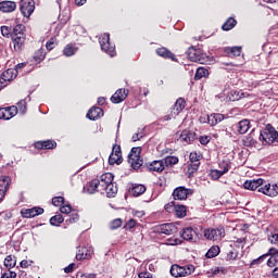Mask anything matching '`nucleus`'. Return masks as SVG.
<instances>
[{"mask_svg":"<svg viewBox=\"0 0 278 278\" xmlns=\"http://www.w3.org/2000/svg\"><path fill=\"white\" fill-rule=\"evenodd\" d=\"M220 253V247L218 245H213L205 254V257H207V260H212V257H216L218 256Z\"/></svg>","mask_w":278,"mask_h":278,"instance_id":"obj_41","label":"nucleus"},{"mask_svg":"<svg viewBox=\"0 0 278 278\" xmlns=\"http://www.w3.org/2000/svg\"><path fill=\"white\" fill-rule=\"evenodd\" d=\"M266 257H268V254H263V255L258 256L257 258L253 260L250 263V268H253V266H260V264H263V262L266 260Z\"/></svg>","mask_w":278,"mask_h":278,"instance_id":"obj_46","label":"nucleus"},{"mask_svg":"<svg viewBox=\"0 0 278 278\" xmlns=\"http://www.w3.org/2000/svg\"><path fill=\"white\" fill-rule=\"evenodd\" d=\"M186 109V99L178 98L170 110V113L163 116V121H173V118H177L181 112Z\"/></svg>","mask_w":278,"mask_h":278,"instance_id":"obj_6","label":"nucleus"},{"mask_svg":"<svg viewBox=\"0 0 278 278\" xmlns=\"http://www.w3.org/2000/svg\"><path fill=\"white\" fill-rule=\"evenodd\" d=\"M226 173H229V165L225 166V169L218 170V169H212L210 172L211 179L218 180L222 178L223 175H226Z\"/></svg>","mask_w":278,"mask_h":278,"instance_id":"obj_32","label":"nucleus"},{"mask_svg":"<svg viewBox=\"0 0 278 278\" xmlns=\"http://www.w3.org/2000/svg\"><path fill=\"white\" fill-rule=\"evenodd\" d=\"M104 112L103 109L99 106H92L88 112H87V118L89 121H99L103 116Z\"/></svg>","mask_w":278,"mask_h":278,"instance_id":"obj_23","label":"nucleus"},{"mask_svg":"<svg viewBox=\"0 0 278 278\" xmlns=\"http://www.w3.org/2000/svg\"><path fill=\"white\" fill-rule=\"evenodd\" d=\"M117 192H118V187L114 181L110 182L106 187H104V194H106L109 199H114Z\"/></svg>","mask_w":278,"mask_h":278,"instance_id":"obj_28","label":"nucleus"},{"mask_svg":"<svg viewBox=\"0 0 278 278\" xmlns=\"http://www.w3.org/2000/svg\"><path fill=\"white\" fill-rule=\"evenodd\" d=\"M199 166H201V163L190 162V164L188 165V170H187L189 177H192V174L197 173V170H199Z\"/></svg>","mask_w":278,"mask_h":278,"instance_id":"obj_45","label":"nucleus"},{"mask_svg":"<svg viewBox=\"0 0 278 278\" xmlns=\"http://www.w3.org/2000/svg\"><path fill=\"white\" fill-rule=\"evenodd\" d=\"M58 47V38L51 37L50 40L46 42V49L48 51H53Z\"/></svg>","mask_w":278,"mask_h":278,"instance_id":"obj_44","label":"nucleus"},{"mask_svg":"<svg viewBox=\"0 0 278 278\" xmlns=\"http://www.w3.org/2000/svg\"><path fill=\"white\" fill-rule=\"evenodd\" d=\"M75 47H73V45H67L65 46V48L63 49V54L66 55V58H71L73 55H75Z\"/></svg>","mask_w":278,"mask_h":278,"instance_id":"obj_47","label":"nucleus"},{"mask_svg":"<svg viewBox=\"0 0 278 278\" xmlns=\"http://www.w3.org/2000/svg\"><path fill=\"white\" fill-rule=\"evenodd\" d=\"M147 168L150 170V173H162L166 167L164 165V161L159 160L147 164Z\"/></svg>","mask_w":278,"mask_h":278,"instance_id":"obj_24","label":"nucleus"},{"mask_svg":"<svg viewBox=\"0 0 278 278\" xmlns=\"http://www.w3.org/2000/svg\"><path fill=\"white\" fill-rule=\"evenodd\" d=\"M140 153H142V148L137 147L132 148L128 154V164H130L134 170H138L144 164L142 159L140 157Z\"/></svg>","mask_w":278,"mask_h":278,"instance_id":"obj_5","label":"nucleus"},{"mask_svg":"<svg viewBox=\"0 0 278 278\" xmlns=\"http://www.w3.org/2000/svg\"><path fill=\"white\" fill-rule=\"evenodd\" d=\"M236 25H238V21H236L233 17H228L223 24L222 29L223 31H231Z\"/></svg>","mask_w":278,"mask_h":278,"instance_id":"obj_34","label":"nucleus"},{"mask_svg":"<svg viewBox=\"0 0 278 278\" xmlns=\"http://www.w3.org/2000/svg\"><path fill=\"white\" fill-rule=\"evenodd\" d=\"M268 242H270V244H275L276 247H278V233H271L268 236Z\"/></svg>","mask_w":278,"mask_h":278,"instance_id":"obj_59","label":"nucleus"},{"mask_svg":"<svg viewBox=\"0 0 278 278\" xmlns=\"http://www.w3.org/2000/svg\"><path fill=\"white\" fill-rule=\"evenodd\" d=\"M16 266V256L9 254L5 258H4V267L8 270H12V268H14Z\"/></svg>","mask_w":278,"mask_h":278,"instance_id":"obj_36","label":"nucleus"},{"mask_svg":"<svg viewBox=\"0 0 278 278\" xmlns=\"http://www.w3.org/2000/svg\"><path fill=\"white\" fill-rule=\"evenodd\" d=\"M244 190L258 191L261 194H265V197H269L270 199H275V194H277V186L275 185L270 188V182L266 181L263 178L247 180L243 184Z\"/></svg>","mask_w":278,"mask_h":278,"instance_id":"obj_1","label":"nucleus"},{"mask_svg":"<svg viewBox=\"0 0 278 278\" xmlns=\"http://www.w3.org/2000/svg\"><path fill=\"white\" fill-rule=\"evenodd\" d=\"M208 76H210V71H207V68L198 67L194 75V79L195 81H199V79H203V77H208Z\"/></svg>","mask_w":278,"mask_h":278,"instance_id":"obj_38","label":"nucleus"},{"mask_svg":"<svg viewBox=\"0 0 278 278\" xmlns=\"http://www.w3.org/2000/svg\"><path fill=\"white\" fill-rule=\"evenodd\" d=\"M194 265L179 266L177 264L172 265L170 275L172 277H188L194 273Z\"/></svg>","mask_w":278,"mask_h":278,"instance_id":"obj_7","label":"nucleus"},{"mask_svg":"<svg viewBox=\"0 0 278 278\" xmlns=\"http://www.w3.org/2000/svg\"><path fill=\"white\" fill-rule=\"evenodd\" d=\"M190 194H193L192 189L180 186L174 189L172 197L174 201H186Z\"/></svg>","mask_w":278,"mask_h":278,"instance_id":"obj_12","label":"nucleus"},{"mask_svg":"<svg viewBox=\"0 0 278 278\" xmlns=\"http://www.w3.org/2000/svg\"><path fill=\"white\" fill-rule=\"evenodd\" d=\"M99 178H94L86 185V191L88 194H94V192H99Z\"/></svg>","mask_w":278,"mask_h":278,"instance_id":"obj_29","label":"nucleus"},{"mask_svg":"<svg viewBox=\"0 0 278 278\" xmlns=\"http://www.w3.org/2000/svg\"><path fill=\"white\" fill-rule=\"evenodd\" d=\"M60 212L61 214H71V212H73V206H71V204H63L60 206Z\"/></svg>","mask_w":278,"mask_h":278,"instance_id":"obj_57","label":"nucleus"},{"mask_svg":"<svg viewBox=\"0 0 278 278\" xmlns=\"http://www.w3.org/2000/svg\"><path fill=\"white\" fill-rule=\"evenodd\" d=\"M253 136H255V129H253L251 134L245 138V147H255V144H257V139H255Z\"/></svg>","mask_w":278,"mask_h":278,"instance_id":"obj_42","label":"nucleus"},{"mask_svg":"<svg viewBox=\"0 0 278 278\" xmlns=\"http://www.w3.org/2000/svg\"><path fill=\"white\" fill-rule=\"evenodd\" d=\"M18 77V71L14 68L5 70L0 76V90H3L11 81Z\"/></svg>","mask_w":278,"mask_h":278,"instance_id":"obj_10","label":"nucleus"},{"mask_svg":"<svg viewBox=\"0 0 278 278\" xmlns=\"http://www.w3.org/2000/svg\"><path fill=\"white\" fill-rule=\"evenodd\" d=\"M251 129V122L249 119H242L238 123L237 131L240 134H247Z\"/></svg>","mask_w":278,"mask_h":278,"instance_id":"obj_33","label":"nucleus"},{"mask_svg":"<svg viewBox=\"0 0 278 278\" xmlns=\"http://www.w3.org/2000/svg\"><path fill=\"white\" fill-rule=\"evenodd\" d=\"M223 121H225V116L220 113L207 115V123L211 125V127L218 125V123H223Z\"/></svg>","mask_w":278,"mask_h":278,"instance_id":"obj_27","label":"nucleus"},{"mask_svg":"<svg viewBox=\"0 0 278 278\" xmlns=\"http://www.w3.org/2000/svg\"><path fill=\"white\" fill-rule=\"evenodd\" d=\"M36 10V1L34 0H21L20 1V12L25 18H29L34 11Z\"/></svg>","mask_w":278,"mask_h":278,"instance_id":"obj_11","label":"nucleus"},{"mask_svg":"<svg viewBox=\"0 0 278 278\" xmlns=\"http://www.w3.org/2000/svg\"><path fill=\"white\" fill-rule=\"evenodd\" d=\"M238 258V251L236 249L231 248L226 255V261L231 262V260H237Z\"/></svg>","mask_w":278,"mask_h":278,"instance_id":"obj_51","label":"nucleus"},{"mask_svg":"<svg viewBox=\"0 0 278 278\" xmlns=\"http://www.w3.org/2000/svg\"><path fill=\"white\" fill-rule=\"evenodd\" d=\"M52 205H54V207H61L64 205V197H54L52 199Z\"/></svg>","mask_w":278,"mask_h":278,"instance_id":"obj_52","label":"nucleus"},{"mask_svg":"<svg viewBox=\"0 0 278 278\" xmlns=\"http://www.w3.org/2000/svg\"><path fill=\"white\" fill-rule=\"evenodd\" d=\"M16 114H18V108H16V105L0 109V119L2 121H10V118H14Z\"/></svg>","mask_w":278,"mask_h":278,"instance_id":"obj_17","label":"nucleus"},{"mask_svg":"<svg viewBox=\"0 0 278 278\" xmlns=\"http://www.w3.org/2000/svg\"><path fill=\"white\" fill-rule=\"evenodd\" d=\"M265 255H267V257L270 256L273 260L278 262V249L270 248Z\"/></svg>","mask_w":278,"mask_h":278,"instance_id":"obj_54","label":"nucleus"},{"mask_svg":"<svg viewBox=\"0 0 278 278\" xmlns=\"http://www.w3.org/2000/svg\"><path fill=\"white\" fill-rule=\"evenodd\" d=\"M111 155H123V151L121 150V144H113Z\"/></svg>","mask_w":278,"mask_h":278,"instance_id":"obj_58","label":"nucleus"},{"mask_svg":"<svg viewBox=\"0 0 278 278\" xmlns=\"http://www.w3.org/2000/svg\"><path fill=\"white\" fill-rule=\"evenodd\" d=\"M17 110H20L21 114L27 113V100H20L17 102Z\"/></svg>","mask_w":278,"mask_h":278,"instance_id":"obj_49","label":"nucleus"},{"mask_svg":"<svg viewBox=\"0 0 278 278\" xmlns=\"http://www.w3.org/2000/svg\"><path fill=\"white\" fill-rule=\"evenodd\" d=\"M99 43L102 49V51H105L108 55H111V58H114L116 55V46H113L112 42H110V34L104 33L99 38Z\"/></svg>","mask_w":278,"mask_h":278,"instance_id":"obj_8","label":"nucleus"},{"mask_svg":"<svg viewBox=\"0 0 278 278\" xmlns=\"http://www.w3.org/2000/svg\"><path fill=\"white\" fill-rule=\"evenodd\" d=\"M260 140L265 142L266 144H275L278 143V131L271 125H267L266 128L261 130Z\"/></svg>","mask_w":278,"mask_h":278,"instance_id":"obj_3","label":"nucleus"},{"mask_svg":"<svg viewBox=\"0 0 278 278\" xmlns=\"http://www.w3.org/2000/svg\"><path fill=\"white\" fill-rule=\"evenodd\" d=\"M163 164L165 167H169V168H173V166L179 164V157L177 156H165L163 159Z\"/></svg>","mask_w":278,"mask_h":278,"instance_id":"obj_35","label":"nucleus"},{"mask_svg":"<svg viewBox=\"0 0 278 278\" xmlns=\"http://www.w3.org/2000/svg\"><path fill=\"white\" fill-rule=\"evenodd\" d=\"M189 160L191 163L201 164V155H199L197 152H191L189 154Z\"/></svg>","mask_w":278,"mask_h":278,"instance_id":"obj_53","label":"nucleus"},{"mask_svg":"<svg viewBox=\"0 0 278 278\" xmlns=\"http://www.w3.org/2000/svg\"><path fill=\"white\" fill-rule=\"evenodd\" d=\"M224 52L228 55V58H240L242 53V47H228L224 49Z\"/></svg>","mask_w":278,"mask_h":278,"instance_id":"obj_30","label":"nucleus"},{"mask_svg":"<svg viewBox=\"0 0 278 278\" xmlns=\"http://www.w3.org/2000/svg\"><path fill=\"white\" fill-rule=\"evenodd\" d=\"M45 214V208L40 206H34L31 208H23L21 211L22 218H36V216H40Z\"/></svg>","mask_w":278,"mask_h":278,"instance_id":"obj_16","label":"nucleus"},{"mask_svg":"<svg viewBox=\"0 0 278 278\" xmlns=\"http://www.w3.org/2000/svg\"><path fill=\"white\" fill-rule=\"evenodd\" d=\"M34 264V261L31 260H23L20 263L21 268H29Z\"/></svg>","mask_w":278,"mask_h":278,"instance_id":"obj_61","label":"nucleus"},{"mask_svg":"<svg viewBox=\"0 0 278 278\" xmlns=\"http://www.w3.org/2000/svg\"><path fill=\"white\" fill-rule=\"evenodd\" d=\"M35 149H38V151H48V150H53L58 148V142H55V140L52 139H48V140H42V141H36L34 143Z\"/></svg>","mask_w":278,"mask_h":278,"instance_id":"obj_18","label":"nucleus"},{"mask_svg":"<svg viewBox=\"0 0 278 278\" xmlns=\"http://www.w3.org/2000/svg\"><path fill=\"white\" fill-rule=\"evenodd\" d=\"M26 28L23 24H17L13 27L11 34V40L13 42V49L16 53H21L25 49V42L27 40V35L25 34Z\"/></svg>","mask_w":278,"mask_h":278,"instance_id":"obj_2","label":"nucleus"},{"mask_svg":"<svg viewBox=\"0 0 278 278\" xmlns=\"http://www.w3.org/2000/svg\"><path fill=\"white\" fill-rule=\"evenodd\" d=\"M64 223V216L62 214L54 215L50 218V225L53 227H60Z\"/></svg>","mask_w":278,"mask_h":278,"instance_id":"obj_43","label":"nucleus"},{"mask_svg":"<svg viewBox=\"0 0 278 278\" xmlns=\"http://www.w3.org/2000/svg\"><path fill=\"white\" fill-rule=\"evenodd\" d=\"M79 220V214L73 213L70 218L65 220L66 225H73L74 223H77Z\"/></svg>","mask_w":278,"mask_h":278,"instance_id":"obj_56","label":"nucleus"},{"mask_svg":"<svg viewBox=\"0 0 278 278\" xmlns=\"http://www.w3.org/2000/svg\"><path fill=\"white\" fill-rule=\"evenodd\" d=\"M180 238L186 240L187 242H197L199 240V235L197 233V228L193 227H185L180 231Z\"/></svg>","mask_w":278,"mask_h":278,"instance_id":"obj_13","label":"nucleus"},{"mask_svg":"<svg viewBox=\"0 0 278 278\" xmlns=\"http://www.w3.org/2000/svg\"><path fill=\"white\" fill-rule=\"evenodd\" d=\"M210 140H212V137H210V136H201L199 138L200 144H203L204 147H205V144H210Z\"/></svg>","mask_w":278,"mask_h":278,"instance_id":"obj_62","label":"nucleus"},{"mask_svg":"<svg viewBox=\"0 0 278 278\" xmlns=\"http://www.w3.org/2000/svg\"><path fill=\"white\" fill-rule=\"evenodd\" d=\"M188 59L191 62H198V64H207L210 56L203 50L190 47L187 51Z\"/></svg>","mask_w":278,"mask_h":278,"instance_id":"obj_4","label":"nucleus"},{"mask_svg":"<svg viewBox=\"0 0 278 278\" xmlns=\"http://www.w3.org/2000/svg\"><path fill=\"white\" fill-rule=\"evenodd\" d=\"M92 255H94V249L92 247H83L76 253V260L79 262H81V260H91Z\"/></svg>","mask_w":278,"mask_h":278,"instance_id":"obj_19","label":"nucleus"},{"mask_svg":"<svg viewBox=\"0 0 278 278\" xmlns=\"http://www.w3.org/2000/svg\"><path fill=\"white\" fill-rule=\"evenodd\" d=\"M129 90L127 89H117L115 93L111 97V101L115 104L123 103L127 99Z\"/></svg>","mask_w":278,"mask_h":278,"instance_id":"obj_22","label":"nucleus"},{"mask_svg":"<svg viewBox=\"0 0 278 278\" xmlns=\"http://www.w3.org/2000/svg\"><path fill=\"white\" fill-rule=\"evenodd\" d=\"M47 58V51H45V48H39L37 51H35L33 55L34 62L36 64H40V62H45V59Z\"/></svg>","mask_w":278,"mask_h":278,"instance_id":"obj_31","label":"nucleus"},{"mask_svg":"<svg viewBox=\"0 0 278 278\" xmlns=\"http://www.w3.org/2000/svg\"><path fill=\"white\" fill-rule=\"evenodd\" d=\"M16 10V2L4 0L0 2V12L10 13Z\"/></svg>","mask_w":278,"mask_h":278,"instance_id":"obj_26","label":"nucleus"},{"mask_svg":"<svg viewBox=\"0 0 278 278\" xmlns=\"http://www.w3.org/2000/svg\"><path fill=\"white\" fill-rule=\"evenodd\" d=\"M156 55H159V58H163V60H170L172 62H179V60H177V55H175V53H173V51L168 50V48L166 47H161L157 48L155 50Z\"/></svg>","mask_w":278,"mask_h":278,"instance_id":"obj_20","label":"nucleus"},{"mask_svg":"<svg viewBox=\"0 0 278 278\" xmlns=\"http://www.w3.org/2000/svg\"><path fill=\"white\" fill-rule=\"evenodd\" d=\"M203 236L206 240H212L213 242L223 240L225 238V228H206L203 231Z\"/></svg>","mask_w":278,"mask_h":278,"instance_id":"obj_9","label":"nucleus"},{"mask_svg":"<svg viewBox=\"0 0 278 278\" xmlns=\"http://www.w3.org/2000/svg\"><path fill=\"white\" fill-rule=\"evenodd\" d=\"M174 212H175L177 218H186V216L188 214V207H186V205L176 204V208Z\"/></svg>","mask_w":278,"mask_h":278,"instance_id":"obj_37","label":"nucleus"},{"mask_svg":"<svg viewBox=\"0 0 278 278\" xmlns=\"http://www.w3.org/2000/svg\"><path fill=\"white\" fill-rule=\"evenodd\" d=\"M119 227H123V219L122 218H115L110 223V229H119Z\"/></svg>","mask_w":278,"mask_h":278,"instance_id":"obj_50","label":"nucleus"},{"mask_svg":"<svg viewBox=\"0 0 278 278\" xmlns=\"http://www.w3.org/2000/svg\"><path fill=\"white\" fill-rule=\"evenodd\" d=\"M0 278H16V271L9 270V273H4Z\"/></svg>","mask_w":278,"mask_h":278,"instance_id":"obj_63","label":"nucleus"},{"mask_svg":"<svg viewBox=\"0 0 278 278\" xmlns=\"http://www.w3.org/2000/svg\"><path fill=\"white\" fill-rule=\"evenodd\" d=\"M12 31H14V28H12L11 26L1 27V34L4 38H12Z\"/></svg>","mask_w":278,"mask_h":278,"instance_id":"obj_48","label":"nucleus"},{"mask_svg":"<svg viewBox=\"0 0 278 278\" xmlns=\"http://www.w3.org/2000/svg\"><path fill=\"white\" fill-rule=\"evenodd\" d=\"M138 225V222L134 218H130L126 224L124 225V229L131 230Z\"/></svg>","mask_w":278,"mask_h":278,"instance_id":"obj_55","label":"nucleus"},{"mask_svg":"<svg viewBox=\"0 0 278 278\" xmlns=\"http://www.w3.org/2000/svg\"><path fill=\"white\" fill-rule=\"evenodd\" d=\"M165 211H167L169 214L175 212L177 204H175V202H169L167 204H165Z\"/></svg>","mask_w":278,"mask_h":278,"instance_id":"obj_60","label":"nucleus"},{"mask_svg":"<svg viewBox=\"0 0 278 278\" xmlns=\"http://www.w3.org/2000/svg\"><path fill=\"white\" fill-rule=\"evenodd\" d=\"M109 164H110V166H114V164L119 166V164H123V155L110 154Z\"/></svg>","mask_w":278,"mask_h":278,"instance_id":"obj_40","label":"nucleus"},{"mask_svg":"<svg viewBox=\"0 0 278 278\" xmlns=\"http://www.w3.org/2000/svg\"><path fill=\"white\" fill-rule=\"evenodd\" d=\"M179 141L184 142L185 144H191L194 142V132L188 129L182 130L179 136Z\"/></svg>","mask_w":278,"mask_h":278,"instance_id":"obj_25","label":"nucleus"},{"mask_svg":"<svg viewBox=\"0 0 278 278\" xmlns=\"http://www.w3.org/2000/svg\"><path fill=\"white\" fill-rule=\"evenodd\" d=\"M134 197H140L147 192V187L144 185H135L131 189Z\"/></svg>","mask_w":278,"mask_h":278,"instance_id":"obj_39","label":"nucleus"},{"mask_svg":"<svg viewBox=\"0 0 278 278\" xmlns=\"http://www.w3.org/2000/svg\"><path fill=\"white\" fill-rule=\"evenodd\" d=\"M11 182L12 178H10V176H0V203L5 199Z\"/></svg>","mask_w":278,"mask_h":278,"instance_id":"obj_21","label":"nucleus"},{"mask_svg":"<svg viewBox=\"0 0 278 278\" xmlns=\"http://www.w3.org/2000/svg\"><path fill=\"white\" fill-rule=\"evenodd\" d=\"M139 278H153V274L149 271H141L139 273Z\"/></svg>","mask_w":278,"mask_h":278,"instance_id":"obj_64","label":"nucleus"},{"mask_svg":"<svg viewBox=\"0 0 278 278\" xmlns=\"http://www.w3.org/2000/svg\"><path fill=\"white\" fill-rule=\"evenodd\" d=\"M154 233L173 236V233H177V226L175 224H161L154 227Z\"/></svg>","mask_w":278,"mask_h":278,"instance_id":"obj_14","label":"nucleus"},{"mask_svg":"<svg viewBox=\"0 0 278 278\" xmlns=\"http://www.w3.org/2000/svg\"><path fill=\"white\" fill-rule=\"evenodd\" d=\"M114 181V174L105 173L100 176L99 179V192L100 194H105V188Z\"/></svg>","mask_w":278,"mask_h":278,"instance_id":"obj_15","label":"nucleus"}]
</instances>
